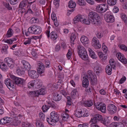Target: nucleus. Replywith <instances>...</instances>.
Here are the masks:
<instances>
[{
	"instance_id": "nucleus-49",
	"label": "nucleus",
	"mask_w": 127,
	"mask_h": 127,
	"mask_svg": "<svg viewBox=\"0 0 127 127\" xmlns=\"http://www.w3.org/2000/svg\"><path fill=\"white\" fill-rule=\"evenodd\" d=\"M34 81H31L30 82L28 83V87L29 88H31V87L29 86H31L32 87H34Z\"/></svg>"
},
{
	"instance_id": "nucleus-40",
	"label": "nucleus",
	"mask_w": 127,
	"mask_h": 127,
	"mask_svg": "<svg viewBox=\"0 0 127 127\" xmlns=\"http://www.w3.org/2000/svg\"><path fill=\"white\" fill-rule=\"evenodd\" d=\"M47 104L49 105V107H51L52 108L54 109H56V107L55 105L54 104L53 102H48Z\"/></svg>"
},
{
	"instance_id": "nucleus-24",
	"label": "nucleus",
	"mask_w": 127,
	"mask_h": 127,
	"mask_svg": "<svg viewBox=\"0 0 127 127\" xmlns=\"http://www.w3.org/2000/svg\"><path fill=\"white\" fill-rule=\"evenodd\" d=\"M16 71L17 74L19 75H22L25 73V70L24 68L22 67L18 69Z\"/></svg>"
},
{
	"instance_id": "nucleus-12",
	"label": "nucleus",
	"mask_w": 127,
	"mask_h": 127,
	"mask_svg": "<svg viewBox=\"0 0 127 127\" xmlns=\"http://www.w3.org/2000/svg\"><path fill=\"white\" fill-rule=\"evenodd\" d=\"M96 108L101 112L105 113H106V105L105 104L102 103H100L97 105H95Z\"/></svg>"
},
{
	"instance_id": "nucleus-31",
	"label": "nucleus",
	"mask_w": 127,
	"mask_h": 127,
	"mask_svg": "<svg viewBox=\"0 0 127 127\" xmlns=\"http://www.w3.org/2000/svg\"><path fill=\"white\" fill-rule=\"evenodd\" d=\"M16 40V38H12V39L6 40H5L4 42L11 44H12L13 42L15 41Z\"/></svg>"
},
{
	"instance_id": "nucleus-43",
	"label": "nucleus",
	"mask_w": 127,
	"mask_h": 127,
	"mask_svg": "<svg viewBox=\"0 0 127 127\" xmlns=\"http://www.w3.org/2000/svg\"><path fill=\"white\" fill-rule=\"evenodd\" d=\"M49 108V107L48 105H45L42 106V109L43 112H45L47 111Z\"/></svg>"
},
{
	"instance_id": "nucleus-59",
	"label": "nucleus",
	"mask_w": 127,
	"mask_h": 127,
	"mask_svg": "<svg viewBox=\"0 0 127 127\" xmlns=\"http://www.w3.org/2000/svg\"><path fill=\"white\" fill-rule=\"evenodd\" d=\"M103 44H104L103 43L102 45V48L104 52L105 53L107 52V47L105 45H103Z\"/></svg>"
},
{
	"instance_id": "nucleus-21",
	"label": "nucleus",
	"mask_w": 127,
	"mask_h": 127,
	"mask_svg": "<svg viewBox=\"0 0 127 127\" xmlns=\"http://www.w3.org/2000/svg\"><path fill=\"white\" fill-rule=\"evenodd\" d=\"M34 87L35 88L38 89L40 88L42 85V83L39 81L36 80L34 81Z\"/></svg>"
},
{
	"instance_id": "nucleus-25",
	"label": "nucleus",
	"mask_w": 127,
	"mask_h": 127,
	"mask_svg": "<svg viewBox=\"0 0 127 127\" xmlns=\"http://www.w3.org/2000/svg\"><path fill=\"white\" fill-rule=\"evenodd\" d=\"M93 104V102L92 100H88L85 101L84 103V105L86 106L90 107Z\"/></svg>"
},
{
	"instance_id": "nucleus-5",
	"label": "nucleus",
	"mask_w": 127,
	"mask_h": 127,
	"mask_svg": "<svg viewBox=\"0 0 127 127\" xmlns=\"http://www.w3.org/2000/svg\"><path fill=\"white\" fill-rule=\"evenodd\" d=\"M78 52L80 57L84 60L88 59V56L85 48L82 45H79L77 47Z\"/></svg>"
},
{
	"instance_id": "nucleus-6",
	"label": "nucleus",
	"mask_w": 127,
	"mask_h": 127,
	"mask_svg": "<svg viewBox=\"0 0 127 127\" xmlns=\"http://www.w3.org/2000/svg\"><path fill=\"white\" fill-rule=\"evenodd\" d=\"M87 75L85 76L87 77V79H89L90 80L92 85H94L96 82L97 79L96 76L92 71L91 70L88 71Z\"/></svg>"
},
{
	"instance_id": "nucleus-38",
	"label": "nucleus",
	"mask_w": 127,
	"mask_h": 127,
	"mask_svg": "<svg viewBox=\"0 0 127 127\" xmlns=\"http://www.w3.org/2000/svg\"><path fill=\"white\" fill-rule=\"evenodd\" d=\"M77 3L80 5L83 6L85 5L86 2L84 0H78Z\"/></svg>"
},
{
	"instance_id": "nucleus-3",
	"label": "nucleus",
	"mask_w": 127,
	"mask_h": 127,
	"mask_svg": "<svg viewBox=\"0 0 127 127\" xmlns=\"http://www.w3.org/2000/svg\"><path fill=\"white\" fill-rule=\"evenodd\" d=\"M88 17L93 25H98L101 23V22L98 20V18L99 17L98 14L95 12L92 11L89 12Z\"/></svg>"
},
{
	"instance_id": "nucleus-37",
	"label": "nucleus",
	"mask_w": 127,
	"mask_h": 127,
	"mask_svg": "<svg viewBox=\"0 0 127 127\" xmlns=\"http://www.w3.org/2000/svg\"><path fill=\"white\" fill-rule=\"evenodd\" d=\"M3 4L4 6L8 10H10L12 9V8L8 3L3 2Z\"/></svg>"
},
{
	"instance_id": "nucleus-30",
	"label": "nucleus",
	"mask_w": 127,
	"mask_h": 127,
	"mask_svg": "<svg viewBox=\"0 0 127 127\" xmlns=\"http://www.w3.org/2000/svg\"><path fill=\"white\" fill-rule=\"evenodd\" d=\"M74 114L78 118H80L83 117V112H82V111H75V112Z\"/></svg>"
},
{
	"instance_id": "nucleus-15",
	"label": "nucleus",
	"mask_w": 127,
	"mask_h": 127,
	"mask_svg": "<svg viewBox=\"0 0 127 127\" xmlns=\"http://www.w3.org/2000/svg\"><path fill=\"white\" fill-rule=\"evenodd\" d=\"M104 19L108 23H113L114 21V19L113 16L111 15H105Z\"/></svg>"
},
{
	"instance_id": "nucleus-17",
	"label": "nucleus",
	"mask_w": 127,
	"mask_h": 127,
	"mask_svg": "<svg viewBox=\"0 0 127 127\" xmlns=\"http://www.w3.org/2000/svg\"><path fill=\"white\" fill-rule=\"evenodd\" d=\"M86 77L84 76L83 78V80L82 82V86L85 88L88 87L89 84V81L87 79V77Z\"/></svg>"
},
{
	"instance_id": "nucleus-11",
	"label": "nucleus",
	"mask_w": 127,
	"mask_h": 127,
	"mask_svg": "<svg viewBox=\"0 0 127 127\" xmlns=\"http://www.w3.org/2000/svg\"><path fill=\"white\" fill-rule=\"evenodd\" d=\"M107 110L109 113L111 114H115L117 111V107L112 104H109L107 106Z\"/></svg>"
},
{
	"instance_id": "nucleus-18",
	"label": "nucleus",
	"mask_w": 127,
	"mask_h": 127,
	"mask_svg": "<svg viewBox=\"0 0 127 127\" xmlns=\"http://www.w3.org/2000/svg\"><path fill=\"white\" fill-rule=\"evenodd\" d=\"M81 22L82 23L84 24H85L89 25L90 23V21L87 17H84L83 16H82V18L81 19Z\"/></svg>"
},
{
	"instance_id": "nucleus-19",
	"label": "nucleus",
	"mask_w": 127,
	"mask_h": 127,
	"mask_svg": "<svg viewBox=\"0 0 127 127\" xmlns=\"http://www.w3.org/2000/svg\"><path fill=\"white\" fill-rule=\"evenodd\" d=\"M22 63L24 68L27 70H28L31 68L30 65L29 63L27 62L24 60H23L22 61Z\"/></svg>"
},
{
	"instance_id": "nucleus-35",
	"label": "nucleus",
	"mask_w": 127,
	"mask_h": 127,
	"mask_svg": "<svg viewBox=\"0 0 127 127\" xmlns=\"http://www.w3.org/2000/svg\"><path fill=\"white\" fill-rule=\"evenodd\" d=\"M50 34L51 35V38L52 40H55L57 38V34L54 32L52 31Z\"/></svg>"
},
{
	"instance_id": "nucleus-13",
	"label": "nucleus",
	"mask_w": 127,
	"mask_h": 127,
	"mask_svg": "<svg viewBox=\"0 0 127 127\" xmlns=\"http://www.w3.org/2000/svg\"><path fill=\"white\" fill-rule=\"evenodd\" d=\"M93 45L96 49H98L101 47V45L99 43V40L95 37H94L92 39Z\"/></svg>"
},
{
	"instance_id": "nucleus-44",
	"label": "nucleus",
	"mask_w": 127,
	"mask_h": 127,
	"mask_svg": "<svg viewBox=\"0 0 127 127\" xmlns=\"http://www.w3.org/2000/svg\"><path fill=\"white\" fill-rule=\"evenodd\" d=\"M118 46L121 50H124L125 51H127V47L126 45L123 44L119 45Z\"/></svg>"
},
{
	"instance_id": "nucleus-14",
	"label": "nucleus",
	"mask_w": 127,
	"mask_h": 127,
	"mask_svg": "<svg viewBox=\"0 0 127 127\" xmlns=\"http://www.w3.org/2000/svg\"><path fill=\"white\" fill-rule=\"evenodd\" d=\"M120 53H118L116 54V56L118 59L122 63L126 64L127 63V60Z\"/></svg>"
},
{
	"instance_id": "nucleus-58",
	"label": "nucleus",
	"mask_w": 127,
	"mask_h": 127,
	"mask_svg": "<svg viewBox=\"0 0 127 127\" xmlns=\"http://www.w3.org/2000/svg\"><path fill=\"white\" fill-rule=\"evenodd\" d=\"M22 127H31V126L29 123L26 124L25 123L23 122L22 123Z\"/></svg>"
},
{
	"instance_id": "nucleus-46",
	"label": "nucleus",
	"mask_w": 127,
	"mask_h": 127,
	"mask_svg": "<svg viewBox=\"0 0 127 127\" xmlns=\"http://www.w3.org/2000/svg\"><path fill=\"white\" fill-rule=\"evenodd\" d=\"M29 95L31 96H37L36 91H32L29 92Z\"/></svg>"
},
{
	"instance_id": "nucleus-8",
	"label": "nucleus",
	"mask_w": 127,
	"mask_h": 127,
	"mask_svg": "<svg viewBox=\"0 0 127 127\" xmlns=\"http://www.w3.org/2000/svg\"><path fill=\"white\" fill-rule=\"evenodd\" d=\"M108 7V6L106 4H100L96 6V10L97 12L100 13H102L106 11Z\"/></svg>"
},
{
	"instance_id": "nucleus-36",
	"label": "nucleus",
	"mask_w": 127,
	"mask_h": 127,
	"mask_svg": "<svg viewBox=\"0 0 127 127\" xmlns=\"http://www.w3.org/2000/svg\"><path fill=\"white\" fill-rule=\"evenodd\" d=\"M8 48V46L7 45H5L3 46L1 49V52L2 53H4L5 54L7 53V50Z\"/></svg>"
},
{
	"instance_id": "nucleus-57",
	"label": "nucleus",
	"mask_w": 127,
	"mask_h": 127,
	"mask_svg": "<svg viewBox=\"0 0 127 127\" xmlns=\"http://www.w3.org/2000/svg\"><path fill=\"white\" fill-rule=\"evenodd\" d=\"M85 91L88 93H91L92 91V88L91 87L86 88Z\"/></svg>"
},
{
	"instance_id": "nucleus-2",
	"label": "nucleus",
	"mask_w": 127,
	"mask_h": 127,
	"mask_svg": "<svg viewBox=\"0 0 127 127\" xmlns=\"http://www.w3.org/2000/svg\"><path fill=\"white\" fill-rule=\"evenodd\" d=\"M37 65L38 67L37 72L34 70H28L29 75L32 79L37 78L39 76L38 73L41 74L44 72L45 67L43 64L42 62H40L38 63Z\"/></svg>"
},
{
	"instance_id": "nucleus-42",
	"label": "nucleus",
	"mask_w": 127,
	"mask_h": 127,
	"mask_svg": "<svg viewBox=\"0 0 127 127\" xmlns=\"http://www.w3.org/2000/svg\"><path fill=\"white\" fill-rule=\"evenodd\" d=\"M44 62L46 68H49L50 67V61L48 60H44Z\"/></svg>"
},
{
	"instance_id": "nucleus-22",
	"label": "nucleus",
	"mask_w": 127,
	"mask_h": 127,
	"mask_svg": "<svg viewBox=\"0 0 127 127\" xmlns=\"http://www.w3.org/2000/svg\"><path fill=\"white\" fill-rule=\"evenodd\" d=\"M88 50L89 52L90 56L93 59H96L97 58V56L94 51L90 48H89Z\"/></svg>"
},
{
	"instance_id": "nucleus-64",
	"label": "nucleus",
	"mask_w": 127,
	"mask_h": 127,
	"mask_svg": "<svg viewBox=\"0 0 127 127\" xmlns=\"http://www.w3.org/2000/svg\"><path fill=\"white\" fill-rule=\"evenodd\" d=\"M36 124L37 127H40L41 126V125H42L43 123L38 121L36 122Z\"/></svg>"
},
{
	"instance_id": "nucleus-20",
	"label": "nucleus",
	"mask_w": 127,
	"mask_h": 127,
	"mask_svg": "<svg viewBox=\"0 0 127 127\" xmlns=\"http://www.w3.org/2000/svg\"><path fill=\"white\" fill-rule=\"evenodd\" d=\"M53 99L56 101H59L61 99V96L57 93H53Z\"/></svg>"
},
{
	"instance_id": "nucleus-51",
	"label": "nucleus",
	"mask_w": 127,
	"mask_h": 127,
	"mask_svg": "<svg viewBox=\"0 0 127 127\" xmlns=\"http://www.w3.org/2000/svg\"><path fill=\"white\" fill-rule=\"evenodd\" d=\"M3 87L2 83L0 81V93L4 94L5 92L2 89Z\"/></svg>"
},
{
	"instance_id": "nucleus-54",
	"label": "nucleus",
	"mask_w": 127,
	"mask_h": 127,
	"mask_svg": "<svg viewBox=\"0 0 127 127\" xmlns=\"http://www.w3.org/2000/svg\"><path fill=\"white\" fill-rule=\"evenodd\" d=\"M6 123H7V122L6 121V120H5V118H4L0 119V124L4 125Z\"/></svg>"
},
{
	"instance_id": "nucleus-41",
	"label": "nucleus",
	"mask_w": 127,
	"mask_h": 127,
	"mask_svg": "<svg viewBox=\"0 0 127 127\" xmlns=\"http://www.w3.org/2000/svg\"><path fill=\"white\" fill-rule=\"evenodd\" d=\"M76 38V36L73 34H71L70 37V42L71 43H73Z\"/></svg>"
},
{
	"instance_id": "nucleus-28",
	"label": "nucleus",
	"mask_w": 127,
	"mask_h": 127,
	"mask_svg": "<svg viewBox=\"0 0 127 127\" xmlns=\"http://www.w3.org/2000/svg\"><path fill=\"white\" fill-rule=\"evenodd\" d=\"M76 3L72 0L70 1L68 3V6L70 8H74L76 6Z\"/></svg>"
},
{
	"instance_id": "nucleus-27",
	"label": "nucleus",
	"mask_w": 127,
	"mask_h": 127,
	"mask_svg": "<svg viewBox=\"0 0 127 127\" xmlns=\"http://www.w3.org/2000/svg\"><path fill=\"white\" fill-rule=\"evenodd\" d=\"M106 72L109 75H110L111 73L112 68L111 66L109 65L106 66L105 68Z\"/></svg>"
},
{
	"instance_id": "nucleus-32",
	"label": "nucleus",
	"mask_w": 127,
	"mask_h": 127,
	"mask_svg": "<svg viewBox=\"0 0 127 127\" xmlns=\"http://www.w3.org/2000/svg\"><path fill=\"white\" fill-rule=\"evenodd\" d=\"M13 30L11 29H9L6 34V37L9 38L12 36L13 34Z\"/></svg>"
},
{
	"instance_id": "nucleus-9",
	"label": "nucleus",
	"mask_w": 127,
	"mask_h": 127,
	"mask_svg": "<svg viewBox=\"0 0 127 127\" xmlns=\"http://www.w3.org/2000/svg\"><path fill=\"white\" fill-rule=\"evenodd\" d=\"M50 118L51 119V122H54L55 123L57 122L59 120V114L56 112L53 111L50 113Z\"/></svg>"
},
{
	"instance_id": "nucleus-60",
	"label": "nucleus",
	"mask_w": 127,
	"mask_h": 127,
	"mask_svg": "<svg viewBox=\"0 0 127 127\" xmlns=\"http://www.w3.org/2000/svg\"><path fill=\"white\" fill-rule=\"evenodd\" d=\"M10 4L12 5H14L17 3V0H9Z\"/></svg>"
},
{
	"instance_id": "nucleus-52",
	"label": "nucleus",
	"mask_w": 127,
	"mask_h": 127,
	"mask_svg": "<svg viewBox=\"0 0 127 127\" xmlns=\"http://www.w3.org/2000/svg\"><path fill=\"white\" fill-rule=\"evenodd\" d=\"M71 54V50L69 49L68 50V52L66 55L68 59H69L70 58Z\"/></svg>"
},
{
	"instance_id": "nucleus-39",
	"label": "nucleus",
	"mask_w": 127,
	"mask_h": 127,
	"mask_svg": "<svg viewBox=\"0 0 127 127\" xmlns=\"http://www.w3.org/2000/svg\"><path fill=\"white\" fill-rule=\"evenodd\" d=\"M121 17L123 21L127 25V19L126 15L125 14H123L121 16Z\"/></svg>"
},
{
	"instance_id": "nucleus-7",
	"label": "nucleus",
	"mask_w": 127,
	"mask_h": 127,
	"mask_svg": "<svg viewBox=\"0 0 127 127\" xmlns=\"http://www.w3.org/2000/svg\"><path fill=\"white\" fill-rule=\"evenodd\" d=\"M28 31L31 33L34 34H37L41 32V29L40 27L33 25L28 28Z\"/></svg>"
},
{
	"instance_id": "nucleus-56",
	"label": "nucleus",
	"mask_w": 127,
	"mask_h": 127,
	"mask_svg": "<svg viewBox=\"0 0 127 127\" xmlns=\"http://www.w3.org/2000/svg\"><path fill=\"white\" fill-rule=\"evenodd\" d=\"M31 38H28V40L25 41L24 43V44L25 45L27 44H30L31 43Z\"/></svg>"
},
{
	"instance_id": "nucleus-48",
	"label": "nucleus",
	"mask_w": 127,
	"mask_h": 127,
	"mask_svg": "<svg viewBox=\"0 0 127 127\" xmlns=\"http://www.w3.org/2000/svg\"><path fill=\"white\" fill-rule=\"evenodd\" d=\"M38 3L40 4L43 5L44 6L46 4V1L45 0H37Z\"/></svg>"
},
{
	"instance_id": "nucleus-23",
	"label": "nucleus",
	"mask_w": 127,
	"mask_h": 127,
	"mask_svg": "<svg viewBox=\"0 0 127 127\" xmlns=\"http://www.w3.org/2000/svg\"><path fill=\"white\" fill-rule=\"evenodd\" d=\"M80 40L81 42L85 44H88L89 42L88 39L85 36H82Z\"/></svg>"
},
{
	"instance_id": "nucleus-26",
	"label": "nucleus",
	"mask_w": 127,
	"mask_h": 127,
	"mask_svg": "<svg viewBox=\"0 0 127 127\" xmlns=\"http://www.w3.org/2000/svg\"><path fill=\"white\" fill-rule=\"evenodd\" d=\"M36 93L37 95V96L40 95H44L45 94V89L43 88H41L36 91Z\"/></svg>"
},
{
	"instance_id": "nucleus-62",
	"label": "nucleus",
	"mask_w": 127,
	"mask_h": 127,
	"mask_svg": "<svg viewBox=\"0 0 127 127\" xmlns=\"http://www.w3.org/2000/svg\"><path fill=\"white\" fill-rule=\"evenodd\" d=\"M93 123H92L90 125V126L91 127H100L98 125L96 124V123L92 122Z\"/></svg>"
},
{
	"instance_id": "nucleus-55",
	"label": "nucleus",
	"mask_w": 127,
	"mask_h": 127,
	"mask_svg": "<svg viewBox=\"0 0 127 127\" xmlns=\"http://www.w3.org/2000/svg\"><path fill=\"white\" fill-rule=\"evenodd\" d=\"M126 79V77L125 76H124L119 81V83L120 84H122L125 81Z\"/></svg>"
},
{
	"instance_id": "nucleus-61",
	"label": "nucleus",
	"mask_w": 127,
	"mask_h": 127,
	"mask_svg": "<svg viewBox=\"0 0 127 127\" xmlns=\"http://www.w3.org/2000/svg\"><path fill=\"white\" fill-rule=\"evenodd\" d=\"M60 0H54V4L57 6L58 7L59 6V4Z\"/></svg>"
},
{
	"instance_id": "nucleus-1",
	"label": "nucleus",
	"mask_w": 127,
	"mask_h": 127,
	"mask_svg": "<svg viewBox=\"0 0 127 127\" xmlns=\"http://www.w3.org/2000/svg\"><path fill=\"white\" fill-rule=\"evenodd\" d=\"M10 77L12 80L7 78L4 81V83L9 89H10V88H14V84L21 87H23L25 84V81L24 79L12 75H10Z\"/></svg>"
},
{
	"instance_id": "nucleus-63",
	"label": "nucleus",
	"mask_w": 127,
	"mask_h": 127,
	"mask_svg": "<svg viewBox=\"0 0 127 127\" xmlns=\"http://www.w3.org/2000/svg\"><path fill=\"white\" fill-rule=\"evenodd\" d=\"M78 127H89L88 125L86 123H84L83 124L78 125Z\"/></svg>"
},
{
	"instance_id": "nucleus-45",
	"label": "nucleus",
	"mask_w": 127,
	"mask_h": 127,
	"mask_svg": "<svg viewBox=\"0 0 127 127\" xmlns=\"http://www.w3.org/2000/svg\"><path fill=\"white\" fill-rule=\"evenodd\" d=\"M39 117L40 120L44 121L45 120V115L42 113L40 112L39 114Z\"/></svg>"
},
{
	"instance_id": "nucleus-34",
	"label": "nucleus",
	"mask_w": 127,
	"mask_h": 127,
	"mask_svg": "<svg viewBox=\"0 0 127 127\" xmlns=\"http://www.w3.org/2000/svg\"><path fill=\"white\" fill-rule=\"evenodd\" d=\"M117 0H107V2L108 5H114L116 2Z\"/></svg>"
},
{
	"instance_id": "nucleus-16",
	"label": "nucleus",
	"mask_w": 127,
	"mask_h": 127,
	"mask_svg": "<svg viewBox=\"0 0 127 127\" xmlns=\"http://www.w3.org/2000/svg\"><path fill=\"white\" fill-rule=\"evenodd\" d=\"M109 126L110 127H125L124 125L121 122L112 123Z\"/></svg>"
},
{
	"instance_id": "nucleus-53",
	"label": "nucleus",
	"mask_w": 127,
	"mask_h": 127,
	"mask_svg": "<svg viewBox=\"0 0 127 127\" xmlns=\"http://www.w3.org/2000/svg\"><path fill=\"white\" fill-rule=\"evenodd\" d=\"M51 18L52 20L54 21H57V17L56 16V14L54 13L53 12L51 14Z\"/></svg>"
},
{
	"instance_id": "nucleus-33",
	"label": "nucleus",
	"mask_w": 127,
	"mask_h": 127,
	"mask_svg": "<svg viewBox=\"0 0 127 127\" xmlns=\"http://www.w3.org/2000/svg\"><path fill=\"white\" fill-rule=\"evenodd\" d=\"M77 90L75 89L73 90L71 93V95L72 98L74 99H75L77 96Z\"/></svg>"
},
{
	"instance_id": "nucleus-50",
	"label": "nucleus",
	"mask_w": 127,
	"mask_h": 127,
	"mask_svg": "<svg viewBox=\"0 0 127 127\" xmlns=\"http://www.w3.org/2000/svg\"><path fill=\"white\" fill-rule=\"evenodd\" d=\"M97 37L99 38H101L103 35V33L102 32H98L96 33Z\"/></svg>"
},
{
	"instance_id": "nucleus-10",
	"label": "nucleus",
	"mask_w": 127,
	"mask_h": 127,
	"mask_svg": "<svg viewBox=\"0 0 127 127\" xmlns=\"http://www.w3.org/2000/svg\"><path fill=\"white\" fill-rule=\"evenodd\" d=\"M5 62L11 69L13 68L15 65V62L13 59L7 57L4 59Z\"/></svg>"
},
{
	"instance_id": "nucleus-29",
	"label": "nucleus",
	"mask_w": 127,
	"mask_h": 127,
	"mask_svg": "<svg viewBox=\"0 0 127 127\" xmlns=\"http://www.w3.org/2000/svg\"><path fill=\"white\" fill-rule=\"evenodd\" d=\"M82 16L81 15L79 14L75 17L73 19L74 23L78 22L79 21L81 22V19L82 18Z\"/></svg>"
},
{
	"instance_id": "nucleus-4",
	"label": "nucleus",
	"mask_w": 127,
	"mask_h": 127,
	"mask_svg": "<svg viewBox=\"0 0 127 127\" xmlns=\"http://www.w3.org/2000/svg\"><path fill=\"white\" fill-rule=\"evenodd\" d=\"M97 121H100L101 123L106 126L108 125L110 122L107 119L103 118L100 115L97 114L95 115L94 117L91 119L90 122L96 123Z\"/></svg>"
},
{
	"instance_id": "nucleus-47",
	"label": "nucleus",
	"mask_w": 127,
	"mask_h": 127,
	"mask_svg": "<svg viewBox=\"0 0 127 127\" xmlns=\"http://www.w3.org/2000/svg\"><path fill=\"white\" fill-rule=\"evenodd\" d=\"M7 66L4 64H1L0 65V67L3 70L5 71L6 70Z\"/></svg>"
}]
</instances>
